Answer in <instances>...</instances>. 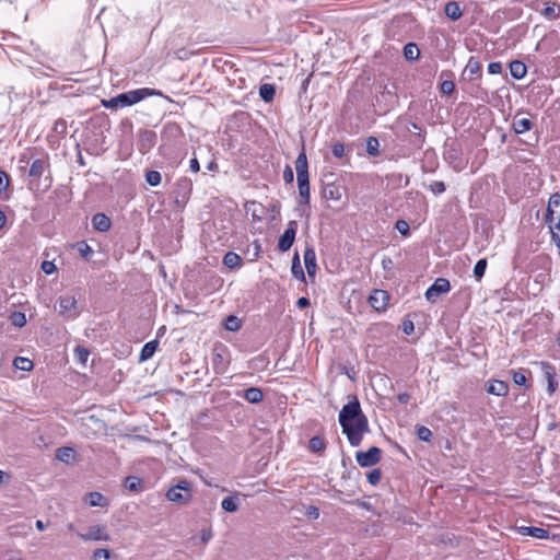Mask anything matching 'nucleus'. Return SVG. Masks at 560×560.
Here are the masks:
<instances>
[{"label":"nucleus","mask_w":560,"mask_h":560,"mask_svg":"<svg viewBox=\"0 0 560 560\" xmlns=\"http://www.w3.org/2000/svg\"><path fill=\"white\" fill-rule=\"evenodd\" d=\"M339 423L352 446H359L369 431V421L357 398L346 404L339 412Z\"/></svg>","instance_id":"nucleus-1"},{"label":"nucleus","mask_w":560,"mask_h":560,"mask_svg":"<svg viewBox=\"0 0 560 560\" xmlns=\"http://www.w3.org/2000/svg\"><path fill=\"white\" fill-rule=\"evenodd\" d=\"M299 201L296 210L305 213L311 202L308 163L305 151L302 150L295 160Z\"/></svg>","instance_id":"nucleus-2"},{"label":"nucleus","mask_w":560,"mask_h":560,"mask_svg":"<svg viewBox=\"0 0 560 560\" xmlns=\"http://www.w3.org/2000/svg\"><path fill=\"white\" fill-rule=\"evenodd\" d=\"M166 498L174 503L187 504L192 499V486L187 480L178 481L166 492Z\"/></svg>","instance_id":"nucleus-3"},{"label":"nucleus","mask_w":560,"mask_h":560,"mask_svg":"<svg viewBox=\"0 0 560 560\" xmlns=\"http://www.w3.org/2000/svg\"><path fill=\"white\" fill-rule=\"evenodd\" d=\"M151 95H161V93L148 88H143L120 93L117 95V100L119 101L120 108H124L132 106L142 101L143 98H145L147 96Z\"/></svg>","instance_id":"nucleus-4"},{"label":"nucleus","mask_w":560,"mask_h":560,"mask_svg":"<svg viewBox=\"0 0 560 560\" xmlns=\"http://www.w3.org/2000/svg\"><path fill=\"white\" fill-rule=\"evenodd\" d=\"M546 222L549 228H560V195L558 194L549 199Z\"/></svg>","instance_id":"nucleus-5"},{"label":"nucleus","mask_w":560,"mask_h":560,"mask_svg":"<svg viewBox=\"0 0 560 560\" xmlns=\"http://www.w3.org/2000/svg\"><path fill=\"white\" fill-rule=\"evenodd\" d=\"M382 458V451L377 446L370 447L366 452H357L355 460L361 467L376 465Z\"/></svg>","instance_id":"nucleus-6"},{"label":"nucleus","mask_w":560,"mask_h":560,"mask_svg":"<svg viewBox=\"0 0 560 560\" xmlns=\"http://www.w3.org/2000/svg\"><path fill=\"white\" fill-rule=\"evenodd\" d=\"M451 290V283L445 278H438L432 285L425 291V299L434 303L441 294L447 293Z\"/></svg>","instance_id":"nucleus-7"},{"label":"nucleus","mask_w":560,"mask_h":560,"mask_svg":"<svg viewBox=\"0 0 560 560\" xmlns=\"http://www.w3.org/2000/svg\"><path fill=\"white\" fill-rule=\"evenodd\" d=\"M298 230V222L294 220L289 221L287 229L280 236L278 242V249L282 253L288 252L294 243Z\"/></svg>","instance_id":"nucleus-8"},{"label":"nucleus","mask_w":560,"mask_h":560,"mask_svg":"<svg viewBox=\"0 0 560 560\" xmlns=\"http://www.w3.org/2000/svg\"><path fill=\"white\" fill-rule=\"evenodd\" d=\"M78 536L84 541H108L110 539L104 525L90 526L85 533H79Z\"/></svg>","instance_id":"nucleus-9"},{"label":"nucleus","mask_w":560,"mask_h":560,"mask_svg":"<svg viewBox=\"0 0 560 560\" xmlns=\"http://www.w3.org/2000/svg\"><path fill=\"white\" fill-rule=\"evenodd\" d=\"M59 314L66 318L77 316V300L72 295H65L58 299Z\"/></svg>","instance_id":"nucleus-10"},{"label":"nucleus","mask_w":560,"mask_h":560,"mask_svg":"<svg viewBox=\"0 0 560 560\" xmlns=\"http://www.w3.org/2000/svg\"><path fill=\"white\" fill-rule=\"evenodd\" d=\"M542 8H536V11L540 13L548 21H553L560 18V3L556 0H541Z\"/></svg>","instance_id":"nucleus-11"},{"label":"nucleus","mask_w":560,"mask_h":560,"mask_svg":"<svg viewBox=\"0 0 560 560\" xmlns=\"http://www.w3.org/2000/svg\"><path fill=\"white\" fill-rule=\"evenodd\" d=\"M389 301V294L384 290H374L369 298L370 305L377 312L385 311Z\"/></svg>","instance_id":"nucleus-12"},{"label":"nucleus","mask_w":560,"mask_h":560,"mask_svg":"<svg viewBox=\"0 0 560 560\" xmlns=\"http://www.w3.org/2000/svg\"><path fill=\"white\" fill-rule=\"evenodd\" d=\"M534 127V122L526 117H523L521 114H516L513 117L512 128L515 133L522 135L526 131H529Z\"/></svg>","instance_id":"nucleus-13"},{"label":"nucleus","mask_w":560,"mask_h":560,"mask_svg":"<svg viewBox=\"0 0 560 560\" xmlns=\"http://www.w3.org/2000/svg\"><path fill=\"white\" fill-rule=\"evenodd\" d=\"M49 168L48 158L36 159L32 162L28 175L34 178H40L46 170Z\"/></svg>","instance_id":"nucleus-14"},{"label":"nucleus","mask_w":560,"mask_h":560,"mask_svg":"<svg viewBox=\"0 0 560 560\" xmlns=\"http://www.w3.org/2000/svg\"><path fill=\"white\" fill-rule=\"evenodd\" d=\"M92 226L98 232H107L112 228L110 219L102 212L92 217Z\"/></svg>","instance_id":"nucleus-15"},{"label":"nucleus","mask_w":560,"mask_h":560,"mask_svg":"<svg viewBox=\"0 0 560 560\" xmlns=\"http://www.w3.org/2000/svg\"><path fill=\"white\" fill-rule=\"evenodd\" d=\"M518 533L523 536H530L538 539H546L549 537V532L541 527L535 526H521Z\"/></svg>","instance_id":"nucleus-16"},{"label":"nucleus","mask_w":560,"mask_h":560,"mask_svg":"<svg viewBox=\"0 0 560 560\" xmlns=\"http://www.w3.org/2000/svg\"><path fill=\"white\" fill-rule=\"evenodd\" d=\"M304 264L310 277H314L317 270L316 253L313 248H306L304 252Z\"/></svg>","instance_id":"nucleus-17"},{"label":"nucleus","mask_w":560,"mask_h":560,"mask_svg":"<svg viewBox=\"0 0 560 560\" xmlns=\"http://www.w3.org/2000/svg\"><path fill=\"white\" fill-rule=\"evenodd\" d=\"M465 72L469 74L471 80L481 77V63L476 57H470L465 67Z\"/></svg>","instance_id":"nucleus-18"},{"label":"nucleus","mask_w":560,"mask_h":560,"mask_svg":"<svg viewBox=\"0 0 560 560\" xmlns=\"http://www.w3.org/2000/svg\"><path fill=\"white\" fill-rule=\"evenodd\" d=\"M242 396L250 404H259L264 399V393L258 387H249L243 390Z\"/></svg>","instance_id":"nucleus-19"},{"label":"nucleus","mask_w":560,"mask_h":560,"mask_svg":"<svg viewBox=\"0 0 560 560\" xmlns=\"http://www.w3.org/2000/svg\"><path fill=\"white\" fill-rule=\"evenodd\" d=\"M323 198L326 200L338 201L341 199L340 187L335 184H327L323 188Z\"/></svg>","instance_id":"nucleus-20"},{"label":"nucleus","mask_w":560,"mask_h":560,"mask_svg":"<svg viewBox=\"0 0 560 560\" xmlns=\"http://www.w3.org/2000/svg\"><path fill=\"white\" fill-rule=\"evenodd\" d=\"M487 390L489 394H492L495 396H505L509 392V386L503 381L494 380L489 384Z\"/></svg>","instance_id":"nucleus-21"},{"label":"nucleus","mask_w":560,"mask_h":560,"mask_svg":"<svg viewBox=\"0 0 560 560\" xmlns=\"http://www.w3.org/2000/svg\"><path fill=\"white\" fill-rule=\"evenodd\" d=\"M240 504H241V501H240L238 494L236 493L234 495L224 498L221 502V508L225 512L234 513L238 510Z\"/></svg>","instance_id":"nucleus-22"},{"label":"nucleus","mask_w":560,"mask_h":560,"mask_svg":"<svg viewBox=\"0 0 560 560\" xmlns=\"http://www.w3.org/2000/svg\"><path fill=\"white\" fill-rule=\"evenodd\" d=\"M510 72L514 79L521 80L526 75L527 68L523 61L514 60L510 63Z\"/></svg>","instance_id":"nucleus-23"},{"label":"nucleus","mask_w":560,"mask_h":560,"mask_svg":"<svg viewBox=\"0 0 560 560\" xmlns=\"http://www.w3.org/2000/svg\"><path fill=\"white\" fill-rule=\"evenodd\" d=\"M445 15L452 21H457L463 15L459 4L455 1L447 2L444 8Z\"/></svg>","instance_id":"nucleus-24"},{"label":"nucleus","mask_w":560,"mask_h":560,"mask_svg":"<svg viewBox=\"0 0 560 560\" xmlns=\"http://www.w3.org/2000/svg\"><path fill=\"white\" fill-rule=\"evenodd\" d=\"M75 457V451L69 446H62L57 448L56 458L62 463L69 464L71 459Z\"/></svg>","instance_id":"nucleus-25"},{"label":"nucleus","mask_w":560,"mask_h":560,"mask_svg":"<svg viewBox=\"0 0 560 560\" xmlns=\"http://www.w3.org/2000/svg\"><path fill=\"white\" fill-rule=\"evenodd\" d=\"M223 264L230 269L240 268L242 266V258L234 252H228L223 257Z\"/></svg>","instance_id":"nucleus-26"},{"label":"nucleus","mask_w":560,"mask_h":560,"mask_svg":"<svg viewBox=\"0 0 560 560\" xmlns=\"http://www.w3.org/2000/svg\"><path fill=\"white\" fill-rule=\"evenodd\" d=\"M158 346H159L158 340H152V341L147 342L143 346V348L141 349L140 358H139L140 361H147V360L151 359L153 357L154 352L156 351Z\"/></svg>","instance_id":"nucleus-27"},{"label":"nucleus","mask_w":560,"mask_h":560,"mask_svg":"<svg viewBox=\"0 0 560 560\" xmlns=\"http://www.w3.org/2000/svg\"><path fill=\"white\" fill-rule=\"evenodd\" d=\"M124 487L132 492L141 491L142 480L136 476H128L124 480Z\"/></svg>","instance_id":"nucleus-28"},{"label":"nucleus","mask_w":560,"mask_h":560,"mask_svg":"<svg viewBox=\"0 0 560 560\" xmlns=\"http://www.w3.org/2000/svg\"><path fill=\"white\" fill-rule=\"evenodd\" d=\"M308 448L313 453H323L326 448V442L322 436L315 435L310 440Z\"/></svg>","instance_id":"nucleus-29"},{"label":"nucleus","mask_w":560,"mask_h":560,"mask_svg":"<svg viewBox=\"0 0 560 560\" xmlns=\"http://www.w3.org/2000/svg\"><path fill=\"white\" fill-rule=\"evenodd\" d=\"M291 272L294 278L302 280V281L305 280V275H304L303 268L301 266L300 257H299L298 253L292 258Z\"/></svg>","instance_id":"nucleus-30"},{"label":"nucleus","mask_w":560,"mask_h":560,"mask_svg":"<svg viewBox=\"0 0 560 560\" xmlns=\"http://www.w3.org/2000/svg\"><path fill=\"white\" fill-rule=\"evenodd\" d=\"M155 133L151 130H143L140 133V142L142 148L145 150L151 149L154 145Z\"/></svg>","instance_id":"nucleus-31"},{"label":"nucleus","mask_w":560,"mask_h":560,"mask_svg":"<svg viewBox=\"0 0 560 560\" xmlns=\"http://www.w3.org/2000/svg\"><path fill=\"white\" fill-rule=\"evenodd\" d=\"M420 50L415 43H408L404 47V56L407 60L413 61L419 58Z\"/></svg>","instance_id":"nucleus-32"},{"label":"nucleus","mask_w":560,"mask_h":560,"mask_svg":"<svg viewBox=\"0 0 560 560\" xmlns=\"http://www.w3.org/2000/svg\"><path fill=\"white\" fill-rule=\"evenodd\" d=\"M13 365L18 370L25 371V372L31 371L34 366L33 362L30 359L24 358V357H16L13 360Z\"/></svg>","instance_id":"nucleus-33"},{"label":"nucleus","mask_w":560,"mask_h":560,"mask_svg":"<svg viewBox=\"0 0 560 560\" xmlns=\"http://www.w3.org/2000/svg\"><path fill=\"white\" fill-rule=\"evenodd\" d=\"M366 152L371 156H377L380 154V141L375 137H369L366 140Z\"/></svg>","instance_id":"nucleus-34"},{"label":"nucleus","mask_w":560,"mask_h":560,"mask_svg":"<svg viewBox=\"0 0 560 560\" xmlns=\"http://www.w3.org/2000/svg\"><path fill=\"white\" fill-rule=\"evenodd\" d=\"M242 327V322L238 317L230 315L224 322V328L229 331H237Z\"/></svg>","instance_id":"nucleus-35"},{"label":"nucleus","mask_w":560,"mask_h":560,"mask_svg":"<svg viewBox=\"0 0 560 560\" xmlns=\"http://www.w3.org/2000/svg\"><path fill=\"white\" fill-rule=\"evenodd\" d=\"M259 95L265 102H271L275 97V88L271 84H262L259 89Z\"/></svg>","instance_id":"nucleus-36"},{"label":"nucleus","mask_w":560,"mask_h":560,"mask_svg":"<svg viewBox=\"0 0 560 560\" xmlns=\"http://www.w3.org/2000/svg\"><path fill=\"white\" fill-rule=\"evenodd\" d=\"M10 322L13 326L22 328L26 325V317L23 312H13L10 315Z\"/></svg>","instance_id":"nucleus-37"},{"label":"nucleus","mask_w":560,"mask_h":560,"mask_svg":"<svg viewBox=\"0 0 560 560\" xmlns=\"http://www.w3.org/2000/svg\"><path fill=\"white\" fill-rule=\"evenodd\" d=\"M145 180L150 186H159L162 180V175L158 171H149L145 173Z\"/></svg>","instance_id":"nucleus-38"},{"label":"nucleus","mask_w":560,"mask_h":560,"mask_svg":"<svg viewBox=\"0 0 560 560\" xmlns=\"http://www.w3.org/2000/svg\"><path fill=\"white\" fill-rule=\"evenodd\" d=\"M212 363L217 373H223L225 371L224 358L221 353H213Z\"/></svg>","instance_id":"nucleus-39"},{"label":"nucleus","mask_w":560,"mask_h":560,"mask_svg":"<svg viewBox=\"0 0 560 560\" xmlns=\"http://www.w3.org/2000/svg\"><path fill=\"white\" fill-rule=\"evenodd\" d=\"M487 268V259H479L474 267V276L479 281L485 275Z\"/></svg>","instance_id":"nucleus-40"},{"label":"nucleus","mask_w":560,"mask_h":560,"mask_svg":"<svg viewBox=\"0 0 560 560\" xmlns=\"http://www.w3.org/2000/svg\"><path fill=\"white\" fill-rule=\"evenodd\" d=\"M417 436L420 441L430 442L432 439V432L424 425H418L416 429Z\"/></svg>","instance_id":"nucleus-41"},{"label":"nucleus","mask_w":560,"mask_h":560,"mask_svg":"<svg viewBox=\"0 0 560 560\" xmlns=\"http://www.w3.org/2000/svg\"><path fill=\"white\" fill-rule=\"evenodd\" d=\"M77 246H78V250L82 257H84L85 259H90L92 257L94 250L86 242L82 241V242L78 243Z\"/></svg>","instance_id":"nucleus-42"},{"label":"nucleus","mask_w":560,"mask_h":560,"mask_svg":"<svg viewBox=\"0 0 560 560\" xmlns=\"http://www.w3.org/2000/svg\"><path fill=\"white\" fill-rule=\"evenodd\" d=\"M381 478H382V471H381V469H378V468L371 470V471L366 475V479H368V481H369L372 486H376V485L381 481Z\"/></svg>","instance_id":"nucleus-43"},{"label":"nucleus","mask_w":560,"mask_h":560,"mask_svg":"<svg viewBox=\"0 0 560 560\" xmlns=\"http://www.w3.org/2000/svg\"><path fill=\"white\" fill-rule=\"evenodd\" d=\"M104 500V497L100 492H90L89 493V504L91 506H102V501Z\"/></svg>","instance_id":"nucleus-44"},{"label":"nucleus","mask_w":560,"mask_h":560,"mask_svg":"<svg viewBox=\"0 0 560 560\" xmlns=\"http://www.w3.org/2000/svg\"><path fill=\"white\" fill-rule=\"evenodd\" d=\"M110 550L106 548H98L93 552V560H109Z\"/></svg>","instance_id":"nucleus-45"},{"label":"nucleus","mask_w":560,"mask_h":560,"mask_svg":"<svg viewBox=\"0 0 560 560\" xmlns=\"http://www.w3.org/2000/svg\"><path fill=\"white\" fill-rule=\"evenodd\" d=\"M429 189L434 194V195H441L445 191L446 189V186L443 182L441 180H434L430 184L429 186Z\"/></svg>","instance_id":"nucleus-46"},{"label":"nucleus","mask_w":560,"mask_h":560,"mask_svg":"<svg viewBox=\"0 0 560 560\" xmlns=\"http://www.w3.org/2000/svg\"><path fill=\"white\" fill-rule=\"evenodd\" d=\"M455 90V83L451 80H445L441 83V91L442 93L450 95Z\"/></svg>","instance_id":"nucleus-47"},{"label":"nucleus","mask_w":560,"mask_h":560,"mask_svg":"<svg viewBox=\"0 0 560 560\" xmlns=\"http://www.w3.org/2000/svg\"><path fill=\"white\" fill-rule=\"evenodd\" d=\"M396 229L398 230V232L402 235H409L410 233V228H409V224L407 221L405 220H398L396 222Z\"/></svg>","instance_id":"nucleus-48"},{"label":"nucleus","mask_w":560,"mask_h":560,"mask_svg":"<svg viewBox=\"0 0 560 560\" xmlns=\"http://www.w3.org/2000/svg\"><path fill=\"white\" fill-rule=\"evenodd\" d=\"M331 151L335 158L341 159L345 155V144L336 142L334 143Z\"/></svg>","instance_id":"nucleus-49"},{"label":"nucleus","mask_w":560,"mask_h":560,"mask_svg":"<svg viewBox=\"0 0 560 560\" xmlns=\"http://www.w3.org/2000/svg\"><path fill=\"white\" fill-rule=\"evenodd\" d=\"M10 184L9 175L0 170V192H3L8 189Z\"/></svg>","instance_id":"nucleus-50"},{"label":"nucleus","mask_w":560,"mask_h":560,"mask_svg":"<svg viewBox=\"0 0 560 560\" xmlns=\"http://www.w3.org/2000/svg\"><path fill=\"white\" fill-rule=\"evenodd\" d=\"M283 180L285 184H292L294 180L293 170L289 165H285L283 170Z\"/></svg>","instance_id":"nucleus-51"},{"label":"nucleus","mask_w":560,"mask_h":560,"mask_svg":"<svg viewBox=\"0 0 560 560\" xmlns=\"http://www.w3.org/2000/svg\"><path fill=\"white\" fill-rule=\"evenodd\" d=\"M542 368L545 376L548 381H550L551 378H556V371L553 366H551L549 363L542 362Z\"/></svg>","instance_id":"nucleus-52"},{"label":"nucleus","mask_w":560,"mask_h":560,"mask_svg":"<svg viewBox=\"0 0 560 560\" xmlns=\"http://www.w3.org/2000/svg\"><path fill=\"white\" fill-rule=\"evenodd\" d=\"M488 72L490 74H499L502 72V63L499 61H493L488 65Z\"/></svg>","instance_id":"nucleus-53"},{"label":"nucleus","mask_w":560,"mask_h":560,"mask_svg":"<svg viewBox=\"0 0 560 560\" xmlns=\"http://www.w3.org/2000/svg\"><path fill=\"white\" fill-rule=\"evenodd\" d=\"M102 104L106 108H120L119 101L117 100V95L109 100H103Z\"/></svg>","instance_id":"nucleus-54"},{"label":"nucleus","mask_w":560,"mask_h":560,"mask_svg":"<svg viewBox=\"0 0 560 560\" xmlns=\"http://www.w3.org/2000/svg\"><path fill=\"white\" fill-rule=\"evenodd\" d=\"M401 329L406 335H411L415 330V324L410 319H405L401 324Z\"/></svg>","instance_id":"nucleus-55"},{"label":"nucleus","mask_w":560,"mask_h":560,"mask_svg":"<svg viewBox=\"0 0 560 560\" xmlns=\"http://www.w3.org/2000/svg\"><path fill=\"white\" fill-rule=\"evenodd\" d=\"M42 270L46 275H51L56 270V266L52 261L45 260L42 262Z\"/></svg>","instance_id":"nucleus-56"},{"label":"nucleus","mask_w":560,"mask_h":560,"mask_svg":"<svg viewBox=\"0 0 560 560\" xmlns=\"http://www.w3.org/2000/svg\"><path fill=\"white\" fill-rule=\"evenodd\" d=\"M513 381L516 385L523 386L526 384V376L521 372H515L513 375Z\"/></svg>","instance_id":"nucleus-57"},{"label":"nucleus","mask_w":560,"mask_h":560,"mask_svg":"<svg viewBox=\"0 0 560 560\" xmlns=\"http://www.w3.org/2000/svg\"><path fill=\"white\" fill-rule=\"evenodd\" d=\"M75 352L78 354L79 360L83 363L88 360V357L90 354L89 351L84 348H77Z\"/></svg>","instance_id":"nucleus-58"},{"label":"nucleus","mask_w":560,"mask_h":560,"mask_svg":"<svg viewBox=\"0 0 560 560\" xmlns=\"http://www.w3.org/2000/svg\"><path fill=\"white\" fill-rule=\"evenodd\" d=\"M212 538L211 529H202L200 539L203 544H207Z\"/></svg>","instance_id":"nucleus-59"},{"label":"nucleus","mask_w":560,"mask_h":560,"mask_svg":"<svg viewBox=\"0 0 560 560\" xmlns=\"http://www.w3.org/2000/svg\"><path fill=\"white\" fill-rule=\"evenodd\" d=\"M397 400L401 404V405H407L410 400V395L408 393H400L398 396H397Z\"/></svg>","instance_id":"nucleus-60"},{"label":"nucleus","mask_w":560,"mask_h":560,"mask_svg":"<svg viewBox=\"0 0 560 560\" xmlns=\"http://www.w3.org/2000/svg\"><path fill=\"white\" fill-rule=\"evenodd\" d=\"M189 167L194 173H198L200 170L199 162L196 158L191 159L189 162Z\"/></svg>","instance_id":"nucleus-61"},{"label":"nucleus","mask_w":560,"mask_h":560,"mask_svg":"<svg viewBox=\"0 0 560 560\" xmlns=\"http://www.w3.org/2000/svg\"><path fill=\"white\" fill-rule=\"evenodd\" d=\"M310 305V300L305 296H302L298 300L296 306L300 308L306 307Z\"/></svg>","instance_id":"nucleus-62"},{"label":"nucleus","mask_w":560,"mask_h":560,"mask_svg":"<svg viewBox=\"0 0 560 560\" xmlns=\"http://www.w3.org/2000/svg\"><path fill=\"white\" fill-rule=\"evenodd\" d=\"M410 126L411 127L408 128V130L410 132H413V133H417L418 136H421V128L417 124L412 122Z\"/></svg>","instance_id":"nucleus-63"},{"label":"nucleus","mask_w":560,"mask_h":560,"mask_svg":"<svg viewBox=\"0 0 560 560\" xmlns=\"http://www.w3.org/2000/svg\"><path fill=\"white\" fill-rule=\"evenodd\" d=\"M556 386H558V382L556 381V378H551L550 381H548V388L551 393L555 390Z\"/></svg>","instance_id":"nucleus-64"}]
</instances>
